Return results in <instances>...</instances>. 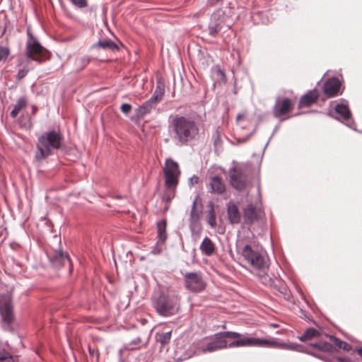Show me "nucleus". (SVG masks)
I'll return each mask as SVG.
<instances>
[{
    "label": "nucleus",
    "mask_w": 362,
    "mask_h": 362,
    "mask_svg": "<svg viewBox=\"0 0 362 362\" xmlns=\"http://www.w3.org/2000/svg\"><path fill=\"white\" fill-rule=\"evenodd\" d=\"M169 129L175 144L182 146L197 137L199 124L191 117L175 115L170 121Z\"/></svg>",
    "instance_id": "obj_1"
},
{
    "label": "nucleus",
    "mask_w": 362,
    "mask_h": 362,
    "mask_svg": "<svg viewBox=\"0 0 362 362\" xmlns=\"http://www.w3.org/2000/svg\"><path fill=\"white\" fill-rule=\"evenodd\" d=\"M243 346H259V347H270L281 349L292 350L299 352L307 353L316 358L322 359L319 354H314L311 351H305L303 346L296 343H285L279 341L276 339H264L257 337H251L247 334H243L242 339L239 340H233L229 343L230 348L243 347Z\"/></svg>",
    "instance_id": "obj_2"
},
{
    "label": "nucleus",
    "mask_w": 362,
    "mask_h": 362,
    "mask_svg": "<svg viewBox=\"0 0 362 362\" xmlns=\"http://www.w3.org/2000/svg\"><path fill=\"white\" fill-rule=\"evenodd\" d=\"M63 144V135L59 130L52 129L38 136L35 158L40 161L54 154Z\"/></svg>",
    "instance_id": "obj_3"
},
{
    "label": "nucleus",
    "mask_w": 362,
    "mask_h": 362,
    "mask_svg": "<svg viewBox=\"0 0 362 362\" xmlns=\"http://www.w3.org/2000/svg\"><path fill=\"white\" fill-rule=\"evenodd\" d=\"M238 253L240 254L245 261L252 267L259 271L258 276L262 279V282L265 285H272V279L265 273L267 268V262L264 255L253 250L250 245H244L238 242L236 244Z\"/></svg>",
    "instance_id": "obj_4"
},
{
    "label": "nucleus",
    "mask_w": 362,
    "mask_h": 362,
    "mask_svg": "<svg viewBox=\"0 0 362 362\" xmlns=\"http://www.w3.org/2000/svg\"><path fill=\"white\" fill-rule=\"evenodd\" d=\"M252 167L250 163H237L230 168V184L238 191H247L252 187Z\"/></svg>",
    "instance_id": "obj_5"
},
{
    "label": "nucleus",
    "mask_w": 362,
    "mask_h": 362,
    "mask_svg": "<svg viewBox=\"0 0 362 362\" xmlns=\"http://www.w3.org/2000/svg\"><path fill=\"white\" fill-rule=\"evenodd\" d=\"M151 300L153 307L161 316H173L179 310V298L176 295L159 292L155 293Z\"/></svg>",
    "instance_id": "obj_6"
},
{
    "label": "nucleus",
    "mask_w": 362,
    "mask_h": 362,
    "mask_svg": "<svg viewBox=\"0 0 362 362\" xmlns=\"http://www.w3.org/2000/svg\"><path fill=\"white\" fill-rule=\"evenodd\" d=\"M243 334L235 332H221L214 335V339L202 348V352H213L219 349L230 348L226 339L230 338L234 340L242 339Z\"/></svg>",
    "instance_id": "obj_7"
},
{
    "label": "nucleus",
    "mask_w": 362,
    "mask_h": 362,
    "mask_svg": "<svg viewBox=\"0 0 362 362\" xmlns=\"http://www.w3.org/2000/svg\"><path fill=\"white\" fill-rule=\"evenodd\" d=\"M28 39L25 46V57L32 61L42 63L49 57V52L29 32H28Z\"/></svg>",
    "instance_id": "obj_8"
},
{
    "label": "nucleus",
    "mask_w": 362,
    "mask_h": 362,
    "mask_svg": "<svg viewBox=\"0 0 362 362\" xmlns=\"http://www.w3.org/2000/svg\"><path fill=\"white\" fill-rule=\"evenodd\" d=\"M0 315L4 322V329L12 331L11 323L14 320L12 296L9 293L0 295Z\"/></svg>",
    "instance_id": "obj_9"
},
{
    "label": "nucleus",
    "mask_w": 362,
    "mask_h": 362,
    "mask_svg": "<svg viewBox=\"0 0 362 362\" xmlns=\"http://www.w3.org/2000/svg\"><path fill=\"white\" fill-rule=\"evenodd\" d=\"M163 173L165 187L176 188L180 175L178 163L171 158H167L165 162Z\"/></svg>",
    "instance_id": "obj_10"
},
{
    "label": "nucleus",
    "mask_w": 362,
    "mask_h": 362,
    "mask_svg": "<svg viewBox=\"0 0 362 362\" xmlns=\"http://www.w3.org/2000/svg\"><path fill=\"white\" fill-rule=\"evenodd\" d=\"M185 286L187 290L192 293H201L206 286L201 272H187L183 276Z\"/></svg>",
    "instance_id": "obj_11"
},
{
    "label": "nucleus",
    "mask_w": 362,
    "mask_h": 362,
    "mask_svg": "<svg viewBox=\"0 0 362 362\" xmlns=\"http://www.w3.org/2000/svg\"><path fill=\"white\" fill-rule=\"evenodd\" d=\"M225 15L224 12L221 10L216 11L211 17L209 24V34L212 37H216L224 28H230V25H225L224 23Z\"/></svg>",
    "instance_id": "obj_12"
},
{
    "label": "nucleus",
    "mask_w": 362,
    "mask_h": 362,
    "mask_svg": "<svg viewBox=\"0 0 362 362\" xmlns=\"http://www.w3.org/2000/svg\"><path fill=\"white\" fill-rule=\"evenodd\" d=\"M263 211L255 206L252 204H248L243 209V218L246 224H252L263 216Z\"/></svg>",
    "instance_id": "obj_13"
},
{
    "label": "nucleus",
    "mask_w": 362,
    "mask_h": 362,
    "mask_svg": "<svg viewBox=\"0 0 362 362\" xmlns=\"http://www.w3.org/2000/svg\"><path fill=\"white\" fill-rule=\"evenodd\" d=\"M293 110V105L288 98L280 100L277 98L273 107L274 116L276 118H281L282 116L290 112Z\"/></svg>",
    "instance_id": "obj_14"
},
{
    "label": "nucleus",
    "mask_w": 362,
    "mask_h": 362,
    "mask_svg": "<svg viewBox=\"0 0 362 362\" xmlns=\"http://www.w3.org/2000/svg\"><path fill=\"white\" fill-rule=\"evenodd\" d=\"M47 256L51 264L55 268H60L65 262H69L68 255L61 250H54L48 252Z\"/></svg>",
    "instance_id": "obj_15"
},
{
    "label": "nucleus",
    "mask_w": 362,
    "mask_h": 362,
    "mask_svg": "<svg viewBox=\"0 0 362 362\" xmlns=\"http://www.w3.org/2000/svg\"><path fill=\"white\" fill-rule=\"evenodd\" d=\"M340 81L337 78H332L325 81L323 86L325 95L332 98L338 95L340 88Z\"/></svg>",
    "instance_id": "obj_16"
},
{
    "label": "nucleus",
    "mask_w": 362,
    "mask_h": 362,
    "mask_svg": "<svg viewBox=\"0 0 362 362\" xmlns=\"http://www.w3.org/2000/svg\"><path fill=\"white\" fill-rule=\"evenodd\" d=\"M209 192L217 194H222L226 191V184L221 177L214 175L209 180Z\"/></svg>",
    "instance_id": "obj_17"
},
{
    "label": "nucleus",
    "mask_w": 362,
    "mask_h": 362,
    "mask_svg": "<svg viewBox=\"0 0 362 362\" xmlns=\"http://www.w3.org/2000/svg\"><path fill=\"white\" fill-rule=\"evenodd\" d=\"M334 110L344 120L347 122L346 125L348 127L353 128L352 124L354 122H352L351 124L349 122L351 118V113L346 102L337 104L334 107Z\"/></svg>",
    "instance_id": "obj_18"
},
{
    "label": "nucleus",
    "mask_w": 362,
    "mask_h": 362,
    "mask_svg": "<svg viewBox=\"0 0 362 362\" xmlns=\"http://www.w3.org/2000/svg\"><path fill=\"white\" fill-rule=\"evenodd\" d=\"M227 213L230 223L237 224L240 223L241 214L238 206L234 202H229L227 204Z\"/></svg>",
    "instance_id": "obj_19"
},
{
    "label": "nucleus",
    "mask_w": 362,
    "mask_h": 362,
    "mask_svg": "<svg viewBox=\"0 0 362 362\" xmlns=\"http://www.w3.org/2000/svg\"><path fill=\"white\" fill-rule=\"evenodd\" d=\"M318 98V93L316 89L310 90L308 93L303 95L299 101L300 106L308 107L315 103Z\"/></svg>",
    "instance_id": "obj_20"
},
{
    "label": "nucleus",
    "mask_w": 362,
    "mask_h": 362,
    "mask_svg": "<svg viewBox=\"0 0 362 362\" xmlns=\"http://www.w3.org/2000/svg\"><path fill=\"white\" fill-rule=\"evenodd\" d=\"M156 105L157 103L150 98L136 110V116L138 117H143L149 113L153 108L156 107Z\"/></svg>",
    "instance_id": "obj_21"
},
{
    "label": "nucleus",
    "mask_w": 362,
    "mask_h": 362,
    "mask_svg": "<svg viewBox=\"0 0 362 362\" xmlns=\"http://www.w3.org/2000/svg\"><path fill=\"white\" fill-rule=\"evenodd\" d=\"M199 249L202 254L211 256L214 252L216 247L209 238L205 237L200 245Z\"/></svg>",
    "instance_id": "obj_22"
},
{
    "label": "nucleus",
    "mask_w": 362,
    "mask_h": 362,
    "mask_svg": "<svg viewBox=\"0 0 362 362\" xmlns=\"http://www.w3.org/2000/svg\"><path fill=\"white\" fill-rule=\"evenodd\" d=\"M93 48L100 47L103 49H109L112 51L118 50V46L112 42L111 40L105 39L103 40H100L97 44H94L92 46Z\"/></svg>",
    "instance_id": "obj_23"
},
{
    "label": "nucleus",
    "mask_w": 362,
    "mask_h": 362,
    "mask_svg": "<svg viewBox=\"0 0 362 362\" xmlns=\"http://www.w3.org/2000/svg\"><path fill=\"white\" fill-rule=\"evenodd\" d=\"M28 105V100L26 97L22 96L18 98L16 104L15 105L13 109L11 110L10 115L12 118H16L20 111L25 108Z\"/></svg>",
    "instance_id": "obj_24"
},
{
    "label": "nucleus",
    "mask_w": 362,
    "mask_h": 362,
    "mask_svg": "<svg viewBox=\"0 0 362 362\" xmlns=\"http://www.w3.org/2000/svg\"><path fill=\"white\" fill-rule=\"evenodd\" d=\"M158 242L164 243L167 238L166 221L162 220L157 223Z\"/></svg>",
    "instance_id": "obj_25"
},
{
    "label": "nucleus",
    "mask_w": 362,
    "mask_h": 362,
    "mask_svg": "<svg viewBox=\"0 0 362 362\" xmlns=\"http://www.w3.org/2000/svg\"><path fill=\"white\" fill-rule=\"evenodd\" d=\"M320 336V332L317 329L314 328H308L307 329L304 334L301 336H299L298 338L301 341H305L310 339L317 337Z\"/></svg>",
    "instance_id": "obj_26"
},
{
    "label": "nucleus",
    "mask_w": 362,
    "mask_h": 362,
    "mask_svg": "<svg viewBox=\"0 0 362 362\" xmlns=\"http://www.w3.org/2000/svg\"><path fill=\"white\" fill-rule=\"evenodd\" d=\"M309 346L325 352H332L334 350L332 344L328 342L310 343Z\"/></svg>",
    "instance_id": "obj_27"
},
{
    "label": "nucleus",
    "mask_w": 362,
    "mask_h": 362,
    "mask_svg": "<svg viewBox=\"0 0 362 362\" xmlns=\"http://www.w3.org/2000/svg\"><path fill=\"white\" fill-rule=\"evenodd\" d=\"M164 92V86L159 83H158L153 95L150 98L158 104L162 100Z\"/></svg>",
    "instance_id": "obj_28"
},
{
    "label": "nucleus",
    "mask_w": 362,
    "mask_h": 362,
    "mask_svg": "<svg viewBox=\"0 0 362 362\" xmlns=\"http://www.w3.org/2000/svg\"><path fill=\"white\" fill-rule=\"evenodd\" d=\"M197 199L192 203V206L190 212L189 224L192 227L199 218V214L196 211Z\"/></svg>",
    "instance_id": "obj_29"
},
{
    "label": "nucleus",
    "mask_w": 362,
    "mask_h": 362,
    "mask_svg": "<svg viewBox=\"0 0 362 362\" xmlns=\"http://www.w3.org/2000/svg\"><path fill=\"white\" fill-rule=\"evenodd\" d=\"M209 210L208 215H207V218H208L207 223L211 227H214L216 224V214H215V211H214V209L213 202H210L209 203Z\"/></svg>",
    "instance_id": "obj_30"
},
{
    "label": "nucleus",
    "mask_w": 362,
    "mask_h": 362,
    "mask_svg": "<svg viewBox=\"0 0 362 362\" xmlns=\"http://www.w3.org/2000/svg\"><path fill=\"white\" fill-rule=\"evenodd\" d=\"M0 362H15L13 355L0 346Z\"/></svg>",
    "instance_id": "obj_31"
},
{
    "label": "nucleus",
    "mask_w": 362,
    "mask_h": 362,
    "mask_svg": "<svg viewBox=\"0 0 362 362\" xmlns=\"http://www.w3.org/2000/svg\"><path fill=\"white\" fill-rule=\"evenodd\" d=\"M171 331L164 332L157 335V341L160 343L161 345H165L169 343L171 338Z\"/></svg>",
    "instance_id": "obj_32"
},
{
    "label": "nucleus",
    "mask_w": 362,
    "mask_h": 362,
    "mask_svg": "<svg viewBox=\"0 0 362 362\" xmlns=\"http://www.w3.org/2000/svg\"><path fill=\"white\" fill-rule=\"evenodd\" d=\"M10 54V49L7 46L0 45V62H6Z\"/></svg>",
    "instance_id": "obj_33"
},
{
    "label": "nucleus",
    "mask_w": 362,
    "mask_h": 362,
    "mask_svg": "<svg viewBox=\"0 0 362 362\" xmlns=\"http://www.w3.org/2000/svg\"><path fill=\"white\" fill-rule=\"evenodd\" d=\"M166 188H167V190L165 192L164 199L166 200V202H169L175 197L176 188H170V187H166Z\"/></svg>",
    "instance_id": "obj_34"
},
{
    "label": "nucleus",
    "mask_w": 362,
    "mask_h": 362,
    "mask_svg": "<svg viewBox=\"0 0 362 362\" xmlns=\"http://www.w3.org/2000/svg\"><path fill=\"white\" fill-rule=\"evenodd\" d=\"M71 3L78 8H84L87 6L86 0H70Z\"/></svg>",
    "instance_id": "obj_35"
},
{
    "label": "nucleus",
    "mask_w": 362,
    "mask_h": 362,
    "mask_svg": "<svg viewBox=\"0 0 362 362\" xmlns=\"http://www.w3.org/2000/svg\"><path fill=\"white\" fill-rule=\"evenodd\" d=\"M330 341L338 348H341V346L343 344V341H341L340 339L335 337L332 335H330L329 337Z\"/></svg>",
    "instance_id": "obj_36"
},
{
    "label": "nucleus",
    "mask_w": 362,
    "mask_h": 362,
    "mask_svg": "<svg viewBox=\"0 0 362 362\" xmlns=\"http://www.w3.org/2000/svg\"><path fill=\"white\" fill-rule=\"evenodd\" d=\"M120 110L123 113L127 115L132 110V105L128 103H123L120 107Z\"/></svg>",
    "instance_id": "obj_37"
},
{
    "label": "nucleus",
    "mask_w": 362,
    "mask_h": 362,
    "mask_svg": "<svg viewBox=\"0 0 362 362\" xmlns=\"http://www.w3.org/2000/svg\"><path fill=\"white\" fill-rule=\"evenodd\" d=\"M28 69H20L18 71L16 77L18 80H21V79L23 78L24 77H25L26 75L28 74Z\"/></svg>",
    "instance_id": "obj_38"
},
{
    "label": "nucleus",
    "mask_w": 362,
    "mask_h": 362,
    "mask_svg": "<svg viewBox=\"0 0 362 362\" xmlns=\"http://www.w3.org/2000/svg\"><path fill=\"white\" fill-rule=\"evenodd\" d=\"M76 62L84 67L89 63V59L88 57H82L78 59Z\"/></svg>",
    "instance_id": "obj_39"
},
{
    "label": "nucleus",
    "mask_w": 362,
    "mask_h": 362,
    "mask_svg": "<svg viewBox=\"0 0 362 362\" xmlns=\"http://www.w3.org/2000/svg\"><path fill=\"white\" fill-rule=\"evenodd\" d=\"M199 178L198 176L197 175H193L192 177H191L189 179V185L190 186H193L195 184H197L199 182Z\"/></svg>",
    "instance_id": "obj_40"
},
{
    "label": "nucleus",
    "mask_w": 362,
    "mask_h": 362,
    "mask_svg": "<svg viewBox=\"0 0 362 362\" xmlns=\"http://www.w3.org/2000/svg\"><path fill=\"white\" fill-rule=\"evenodd\" d=\"M351 346L350 344L343 341V344L341 346L340 349H342L344 351H349Z\"/></svg>",
    "instance_id": "obj_41"
},
{
    "label": "nucleus",
    "mask_w": 362,
    "mask_h": 362,
    "mask_svg": "<svg viewBox=\"0 0 362 362\" xmlns=\"http://www.w3.org/2000/svg\"><path fill=\"white\" fill-rule=\"evenodd\" d=\"M89 352H90V354L92 356H96L97 359L99 358V352L98 350H94V349H91L90 348H89Z\"/></svg>",
    "instance_id": "obj_42"
},
{
    "label": "nucleus",
    "mask_w": 362,
    "mask_h": 362,
    "mask_svg": "<svg viewBox=\"0 0 362 362\" xmlns=\"http://www.w3.org/2000/svg\"><path fill=\"white\" fill-rule=\"evenodd\" d=\"M337 360L338 362H351L350 360L346 358L338 357Z\"/></svg>",
    "instance_id": "obj_43"
},
{
    "label": "nucleus",
    "mask_w": 362,
    "mask_h": 362,
    "mask_svg": "<svg viewBox=\"0 0 362 362\" xmlns=\"http://www.w3.org/2000/svg\"><path fill=\"white\" fill-rule=\"evenodd\" d=\"M37 110V106L33 105L32 106V114L35 115Z\"/></svg>",
    "instance_id": "obj_44"
},
{
    "label": "nucleus",
    "mask_w": 362,
    "mask_h": 362,
    "mask_svg": "<svg viewBox=\"0 0 362 362\" xmlns=\"http://www.w3.org/2000/svg\"><path fill=\"white\" fill-rule=\"evenodd\" d=\"M218 73L223 78H225V74L222 70H218Z\"/></svg>",
    "instance_id": "obj_45"
},
{
    "label": "nucleus",
    "mask_w": 362,
    "mask_h": 362,
    "mask_svg": "<svg viewBox=\"0 0 362 362\" xmlns=\"http://www.w3.org/2000/svg\"><path fill=\"white\" fill-rule=\"evenodd\" d=\"M54 240L58 243L59 244H60L61 241H60V239L57 237V236H54Z\"/></svg>",
    "instance_id": "obj_46"
},
{
    "label": "nucleus",
    "mask_w": 362,
    "mask_h": 362,
    "mask_svg": "<svg viewBox=\"0 0 362 362\" xmlns=\"http://www.w3.org/2000/svg\"><path fill=\"white\" fill-rule=\"evenodd\" d=\"M358 354L359 356H361L362 357V349H358Z\"/></svg>",
    "instance_id": "obj_47"
},
{
    "label": "nucleus",
    "mask_w": 362,
    "mask_h": 362,
    "mask_svg": "<svg viewBox=\"0 0 362 362\" xmlns=\"http://www.w3.org/2000/svg\"><path fill=\"white\" fill-rule=\"evenodd\" d=\"M132 344H136V341H133Z\"/></svg>",
    "instance_id": "obj_48"
}]
</instances>
